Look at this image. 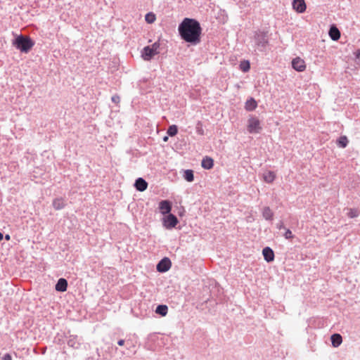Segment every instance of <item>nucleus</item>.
<instances>
[{"label": "nucleus", "instance_id": "1", "mask_svg": "<svg viewBox=\"0 0 360 360\" xmlns=\"http://www.w3.org/2000/svg\"><path fill=\"white\" fill-rule=\"evenodd\" d=\"M178 32L181 39L191 45L200 42L202 27L196 19L185 18L179 23Z\"/></svg>", "mask_w": 360, "mask_h": 360}, {"label": "nucleus", "instance_id": "2", "mask_svg": "<svg viewBox=\"0 0 360 360\" xmlns=\"http://www.w3.org/2000/svg\"><path fill=\"white\" fill-rule=\"evenodd\" d=\"M13 45L22 53H28L34 45V41L23 34L17 35L13 40Z\"/></svg>", "mask_w": 360, "mask_h": 360}, {"label": "nucleus", "instance_id": "3", "mask_svg": "<svg viewBox=\"0 0 360 360\" xmlns=\"http://www.w3.org/2000/svg\"><path fill=\"white\" fill-rule=\"evenodd\" d=\"M255 44L260 51H264L269 44L267 33L264 31H257L254 35Z\"/></svg>", "mask_w": 360, "mask_h": 360}, {"label": "nucleus", "instance_id": "4", "mask_svg": "<svg viewBox=\"0 0 360 360\" xmlns=\"http://www.w3.org/2000/svg\"><path fill=\"white\" fill-rule=\"evenodd\" d=\"M261 130L262 127L259 119L255 117H250L248 119V131L251 134H257Z\"/></svg>", "mask_w": 360, "mask_h": 360}, {"label": "nucleus", "instance_id": "5", "mask_svg": "<svg viewBox=\"0 0 360 360\" xmlns=\"http://www.w3.org/2000/svg\"><path fill=\"white\" fill-rule=\"evenodd\" d=\"M179 223L178 218L173 214L169 213L162 219V224L167 229L174 228Z\"/></svg>", "mask_w": 360, "mask_h": 360}, {"label": "nucleus", "instance_id": "6", "mask_svg": "<svg viewBox=\"0 0 360 360\" xmlns=\"http://www.w3.org/2000/svg\"><path fill=\"white\" fill-rule=\"evenodd\" d=\"M172 266V262L168 257L162 258L157 264V271L160 273L167 272Z\"/></svg>", "mask_w": 360, "mask_h": 360}, {"label": "nucleus", "instance_id": "7", "mask_svg": "<svg viewBox=\"0 0 360 360\" xmlns=\"http://www.w3.org/2000/svg\"><path fill=\"white\" fill-rule=\"evenodd\" d=\"M172 207V202L168 200H163L159 202V209L163 215L168 214L171 212Z\"/></svg>", "mask_w": 360, "mask_h": 360}, {"label": "nucleus", "instance_id": "8", "mask_svg": "<svg viewBox=\"0 0 360 360\" xmlns=\"http://www.w3.org/2000/svg\"><path fill=\"white\" fill-rule=\"evenodd\" d=\"M292 67L296 71L303 72L306 69L305 62L300 57H296L292 60Z\"/></svg>", "mask_w": 360, "mask_h": 360}, {"label": "nucleus", "instance_id": "9", "mask_svg": "<svg viewBox=\"0 0 360 360\" xmlns=\"http://www.w3.org/2000/svg\"><path fill=\"white\" fill-rule=\"evenodd\" d=\"M292 6L293 9L299 13H304L307 8V5L304 0H293Z\"/></svg>", "mask_w": 360, "mask_h": 360}, {"label": "nucleus", "instance_id": "10", "mask_svg": "<svg viewBox=\"0 0 360 360\" xmlns=\"http://www.w3.org/2000/svg\"><path fill=\"white\" fill-rule=\"evenodd\" d=\"M148 182L142 177L136 179L134 184L135 188L140 192L146 191L148 188Z\"/></svg>", "mask_w": 360, "mask_h": 360}, {"label": "nucleus", "instance_id": "11", "mask_svg": "<svg viewBox=\"0 0 360 360\" xmlns=\"http://www.w3.org/2000/svg\"><path fill=\"white\" fill-rule=\"evenodd\" d=\"M262 255L264 256V259L267 262H271L274 260V252L269 247H265L262 250Z\"/></svg>", "mask_w": 360, "mask_h": 360}, {"label": "nucleus", "instance_id": "12", "mask_svg": "<svg viewBox=\"0 0 360 360\" xmlns=\"http://www.w3.org/2000/svg\"><path fill=\"white\" fill-rule=\"evenodd\" d=\"M155 55V53L150 49V46H145L141 51V57L144 60H150Z\"/></svg>", "mask_w": 360, "mask_h": 360}, {"label": "nucleus", "instance_id": "13", "mask_svg": "<svg viewBox=\"0 0 360 360\" xmlns=\"http://www.w3.org/2000/svg\"><path fill=\"white\" fill-rule=\"evenodd\" d=\"M68 288V281L65 278H60L58 280L56 285L55 289L58 292H65L67 290Z\"/></svg>", "mask_w": 360, "mask_h": 360}, {"label": "nucleus", "instance_id": "14", "mask_svg": "<svg viewBox=\"0 0 360 360\" xmlns=\"http://www.w3.org/2000/svg\"><path fill=\"white\" fill-rule=\"evenodd\" d=\"M328 34L333 41H337L340 38V32L335 25H330Z\"/></svg>", "mask_w": 360, "mask_h": 360}, {"label": "nucleus", "instance_id": "15", "mask_svg": "<svg viewBox=\"0 0 360 360\" xmlns=\"http://www.w3.org/2000/svg\"><path fill=\"white\" fill-rule=\"evenodd\" d=\"M52 205L56 210H60L65 207L66 203L63 198H57L53 200Z\"/></svg>", "mask_w": 360, "mask_h": 360}, {"label": "nucleus", "instance_id": "16", "mask_svg": "<svg viewBox=\"0 0 360 360\" xmlns=\"http://www.w3.org/2000/svg\"><path fill=\"white\" fill-rule=\"evenodd\" d=\"M201 166L205 169H210L214 166V160L212 158L205 156L201 162Z\"/></svg>", "mask_w": 360, "mask_h": 360}, {"label": "nucleus", "instance_id": "17", "mask_svg": "<svg viewBox=\"0 0 360 360\" xmlns=\"http://www.w3.org/2000/svg\"><path fill=\"white\" fill-rule=\"evenodd\" d=\"M257 101L254 98L251 97L246 101L245 104V109L248 112H251L253 111L257 108Z\"/></svg>", "mask_w": 360, "mask_h": 360}, {"label": "nucleus", "instance_id": "18", "mask_svg": "<svg viewBox=\"0 0 360 360\" xmlns=\"http://www.w3.org/2000/svg\"><path fill=\"white\" fill-rule=\"evenodd\" d=\"M68 345L75 349L79 348L80 342L78 340L77 336L70 335L68 340Z\"/></svg>", "mask_w": 360, "mask_h": 360}, {"label": "nucleus", "instance_id": "19", "mask_svg": "<svg viewBox=\"0 0 360 360\" xmlns=\"http://www.w3.org/2000/svg\"><path fill=\"white\" fill-rule=\"evenodd\" d=\"M330 340H331L332 345L334 347H338L342 343V338L340 334L334 333L331 335Z\"/></svg>", "mask_w": 360, "mask_h": 360}, {"label": "nucleus", "instance_id": "20", "mask_svg": "<svg viewBox=\"0 0 360 360\" xmlns=\"http://www.w3.org/2000/svg\"><path fill=\"white\" fill-rule=\"evenodd\" d=\"M167 312H168V307L165 304H159L157 306V307L155 309V313L162 316H166Z\"/></svg>", "mask_w": 360, "mask_h": 360}, {"label": "nucleus", "instance_id": "21", "mask_svg": "<svg viewBox=\"0 0 360 360\" xmlns=\"http://www.w3.org/2000/svg\"><path fill=\"white\" fill-rule=\"evenodd\" d=\"M263 178L265 182L270 184L275 180L276 174L272 171H268L267 172L264 174Z\"/></svg>", "mask_w": 360, "mask_h": 360}, {"label": "nucleus", "instance_id": "22", "mask_svg": "<svg viewBox=\"0 0 360 360\" xmlns=\"http://www.w3.org/2000/svg\"><path fill=\"white\" fill-rule=\"evenodd\" d=\"M349 143L348 139L346 136H341L338 139L336 143L338 147L345 148Z\"/></svg>", "mask_w": 360, "mask_h": 360}, {"label": "nucleus", "instance_id": "23", "mask_svg": "<svg viewBox=\"0 0 360 360\" xmlns=\"http://www.w3.org/2000/svg\"><path fill=\"white\" fill-rule=\"evenodd\" d=\"M262 216L266 220H272L274 213L269 207H265L263 209Z\"/></svg>", "mask_w": 360, "mask_h": 360}, {"label": "nucleus", "instance_id": "24", "mask_svg": "<svg viewBox=\"0 0 360 360\" xmlns=\"http://www.w3.org/2000/svg\"><path fill=\"white\" fill-rule=\"evenodd\" d=\"M184 178L188 182H192L194 180V173L192 169H186L184 171Z\"/></svg>", "mask_w": 360, "mask_h": 360}, {"label": "nucleus", "instance_id": "25", "mask_svg": "<svg viewBox=\"0 0 360 360\" xmlns=\"http://www.w3.org/2000/svg\"><path fill=\"white\" fill-rule=\"evenodd\" d=\"M178 133V127L175 124L170 125L167 131V134L169 136H174Z\"/></svg>", "mask_w": 360, "mask_h": 360}, {"label": "nucleus", "instance_id": "26", "mask_svg": "<svg viewBox=\"0 0 360 360\" xmlns=\"http://www.w3.org/2000/svg\"><path fill=\"white\" fill-rule=\"evenodd\" d=\"M240 70L243 72H247L250 69V64L248 60H243L240 63Z\"/></svg>", "mask_w": 360, "mask_h": 360}, {"label": "nucleus", "instance_id": "27", "mask_svg": "<svg viewBox=\"0 0 360 360\" xmlns=\"http://www.w3.org/2000/svg\"><path fill=\"white\" fill-rule=\"evenodd\" d=\"M155 19V15L153 13H148L145 16V20L148 23H153Z\"/></svg>", "mask_w": 360, "mask_h": 360}, {"label": "nucleus", "instance_id": "28", "mask_svg": "<svg viewBox=\"0 0 360 360\" xmlns=\"http://www.w3.org/2000/svg\"><path fill=\"white\" fill-rule=\"evenodd\" d=\"M150 47L153 51H154L156 55L159 53L158 49L160 48V44L158 42H155L150 46Z\"/></svg>", "mask_w": 360, "mask_h": 360}, {"label": "nucleus", "instance_id": "29", "mask_svg": "<svg viewBox=\"0 0 360 360\" xmlns=\"http://www.w3.org/2000/svg\"><path fill=\"white\" fill-rule=\"evenodd\" d=\"M283 236L286 239H292L294 237L292 231L288 229L285 230Z\"/></svg>", "mask_w": 360, "mask_h": 360}, {"label": "nucleus", "instance_id": "30", "mask_svg": "<svg viewBox=\"0 0 360 360\" xmlns=\"http://www.w3.org/2000/svg\"><path fill=\"white\" fill-rule=\"evenodd\" d=\"M358 216L357 211L355 210H350V211L348 212V217L350 218H354Z\"/></svg>", "mask_w": 360, "mask_h": 360}, {"label": "nucleus", "instance_id": "31", "mask_svg": "<svg viewBox=\"0 0 360 360\" xmlns=\"http://www.w3.org/2000/svg\"><path fill=\"white\" fill-rule=\"evenodd\" d=\"M112 102H113L115 104H117L120 101V97L118 95H114L111 98Z\"/></svg>", "mask_w": 360, "mask_h": 360}, {"label": "nucleus", "instance_id": "32", "mask_svg": "<svg viewBox=\"0 0 360 360\" xmlns=\"http://www.w3.org/2000/svg\"><path fill=\"white\" fill-rule=\"evenodd\" d=\"M1 360H12V356H11L10 354H6L4 355V356L2 357Z\"/></svg>", "mask_w": 360, "mask_h": 360}, {"label": "nucleus", "instance_id": "33", "mask_svg": "<svg viewBox=\"0 0 360 360\" xmlns=\"http://www.w3.org/2000/svg\"><path fill=\"white\" fill-rule=\"evenodd\" d=\"M198 125H201V124H200V122H198V127H197V132H198L199 134L202 135V134H204V131H203V130H202L201 128H200V127H198Z\"/></svg>", "mask_w": 360, "mask_h": 360}, {"label": "nucleus", "instance_id": "34", "mask_svg": "<svg viewBox=\"0 0 360 360\" xmlns=\"http://www.w3.org/2000/svg\"><path fill=\"white\" fill-rule=\"evenodd\" d=\"M277 229H285V226L283 225V222H280L277 224Z\"/></svg>", "mask_w": 360, "mask_h": 360}, {"label": "nucleus", "instance_id": "35", "mask_svg": "<svg viewBox=\"0 0 360 360\" xmlns=\"http://www.w3.org/2000/svg\"><path fill=\"white\" fill-rule=\"evenodd\" d=\"M124 340L121 339L117 341V345L119 346H123L124 345Z\"/></svg>", "mask_w": 360, "mask_h": 360}, {"label": "nucleus", "instance_id": "36", "mask_svg": "<svg viewBox=\"0 0 360 360\" xmlns=\"http://www.w3.org/2000/svg\"><path fill=\"white\" fill-rule=\"evenodd\" d=\"M96 352H97V355H98V360L99 359V358L101 357V354H100V352H99V349L97 348L96 349Z\"/></svg>", "mask_w": 360, "mask_h": 360}, {"label": "nucleus", "instance_id": "37", "mask_svg": "<svg viewBox=\"0 0 360 360\" xmlns=\"http://www.w3.org/2000/svg\"><path fill=\"white\" fill-rule=\"evenodd\" d=\"M10 238H11V236H10L8 234H6V235L5 236V239H6V240H10Z\"/></svg>", "mask_w": 360, "mask_h": 360}, {"label": "nucleus", "instance_id": "38", "mask_svg": "<svg viewBox=\"0 0 360 360\" xmlns=\"http://www.w3.org/2000/svg\"><path fill=\"white\" fill-rule=\"evenodd\" d=\"M167 140H168V136H164V137H163V141H165V142H166V141H167Z\"/></svg>", "mask_w": 360, "mask_h": 360}, {"label": "nucleus", "instance_id": "39", "mask_svg": "<svg viewBox=\"0 0 360 360\" xmlns=\"http://www.w3.org/2000/svg\"><path fill=\"white\" fill-rule=\"evenodd\" d=\"M4 238V235L0 232V241Z\"/></svg>", "mask_w": 360, "mask_h": 360}, {"label": "nucleus", "instance_id": "40", "mask_svg": "<svg viewBox=\"0 0 360 360\" xmlns=\"http://www.w3.org/2000/svg\"><path fill=\"white\" fill-rule=\"evenodd\" d=\"M359 55H360V50H358V53H357L356 56L358 57V56H359Z\"/></svg>", "mask_w": 360, "mask_h": 360}, {"label": "nucleus", "instance_id": "41", "mask_svg": "<svg viewBox=\"0 0 360 360\" xmlns=\"http://www.w3.org/2000/svg\"><path fill=\"white\" fill-rule=\"evenodd\" d=\"M103 359H107V357H105L104 355H103Z\"/></svg>", "mask_w": 360, "mask_h": 360}]
</instances>
